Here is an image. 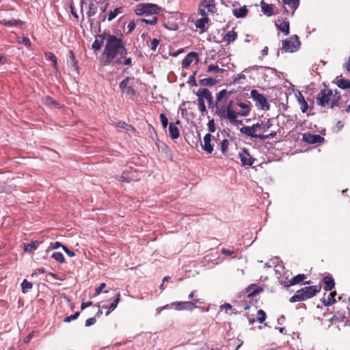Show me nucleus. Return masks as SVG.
I'll return each mask as SVG.
<instances>
[{"mask_svg": "<svg viewBox=\"0 0 350 350\" xmlns=\"http://www.w3.org/2000/svg\"><path fill=\"white\" fill-rule=\"evenodd\" d=\"M230 95L231 92H228L226 90H222L219 92L217 93L216 97L215 104H219V103L224 98L227 96V95Z\"/></svg>", "mask_w": 350, "mask_h": 350, "instance_id": "40", "label": "nucleus"}, {"mask_svg": "<svg viewBox=\"0 0 350 350\" xmlns=\"http://www.w3.org/2000/svg\"><path fill=\"white\" fill-rule=\"evenodd\" d=\"M321 289V285L305 286L297 291L296 293L290 298V302L301 301L314 297Z\"/></svg>", "mask_w": 350, "mask_h": 350, "instance_id": "2", "label": "nucleus"}, {"mask_svg": "<svg viewBox=\"0 0 350 350\" xmlns=\"http://www.w3.org/2000/svg\"><path fill=\"white\" fill-rule=\"evenodd\" d=\"M239 157L241 160V164L243 166H251L254 163V158H253L249 153V150L243 148L239 153Z\"/></svg>", "mask_w": 350, "mask_h": 350, "instance_id": "9", "label": "nucleus"}, {"mask_svg": "<svg viewBox=\"0 0 350 350\" xmlns=\"http://www.w3.org/2000/svg\"><path fill=\"white\" fill-rule=\"evenodd\" d=\"M134 87V78L126 77L124 79L119 85V88L122 94L129 96H134L136 94V91Z\"/></svg>", "mask_w": 350, "mask_h": 350, "instance_id": "4", "label": "nucleus"}, {"mask_svg": "<svg viewBox=\"0 0 350 350\" xmlns=\"http://www.w3.org/2000/svg\"><path fill=\"white\" fill-rule=\"evenodd\" d=\"M212 135L211 133H206L204 137V144H202V149L207 153H212L213 147L211 144Z\"/></svg>", "mask_w": 350, "mask_h": 350, "instance_id": "13", "label": "nucleus"}, {"mask_svg": "<svg viewBox=\"0 0 350 350\" xmlns=\"http://www.w3.org/2000/svg\"><path fill=\"white\" fill-rule=\"evenodd\" d=\"M146 3H139L136 5L135 12L138 16H143L145 14V5Z\"/></svg>", "mask_w": 350, "mask_h": 350, "instance_id": "42", "label": "nucleus"}, {"mask_svg": "<svg viewBox=\"0 0 350 350\" xmlns=\"http://www.w3.org/2000/svg\"><path fill=\"white\" fill-rule=\"evenodd\" d=\"M122 11V8L120 7L113 10V11H111L108 14L107 20L109 21H111L114 19L119 14H120Z\"/></svg>", "mask_w": 350, "mask_h": 350, "instance_id": "39", "label": "nucleus"}, {"mask_svg": "<svg viewBox=\"0 0 350 350\" xmlns=\"http://www.w3.org/2000/svg\"><path fill=\"white\" fill-rule=\"evenodd\" d=\"M323 281L324 284H325V288H324L325 291H330L334 287L335 282L332 278L326 276L323 278Z\"/></svg>", "mask_w": 350, "mask_h": 350, "instance_id": "25", "label": "nucleus"}, {"mask_svg": "<svg viewBox=\"0 0 350 350\" xmlns=\"http://www.w3.org/2000/svg\"><path fill=\"white\" fill-rule=\"evenodd\" d=\"M103 44V39L98 40V39L96 38L92 44V49H94V50H100L101 49Z\"/></svg>", "mask_w": 350, "mask_h": 350, "instance_id": "50", "label": "nucleus"}, {"mask_svg": "<svg viewBox=\"0 0 350 350\" xmlns=\"http://www.w3.org/2000/svg\"><path fill=\"white\" fill-rule=\"evenodd\" d=\"M232 13L234 16L237 18H244L247 16L248 13V10L245 6L236 8L232 10Z\"/></svg>", "mask_w": 350, "mask_h": 350, "instance_id": "20", "label": "nucleus"}, {"mask_svg": "<svg viewBox=\"0 0 350 350\" xmlns=\"http://www.w3.org/2000/svg\"><path fill=\"white\" fill-rule=\"evenodd\" d=\"M195 75H196V72H194L193 75H191L189 77V80H188V83L191 85H192V86H196L197 85V83H196V81Z\"/></svg>", "mask_w": 350, "mask_h": 350, "instance_id": "60", "label": "nucleus"}, {"mask_svg": "<svg viewBox=\"0 0 350 350\" xmlns=\"http://www.w3.org/2000/svg\"><path fill=\"white\" fill-rule=\"evenodd\" d=\"M238 115H239V112H235L230 107H226V115L224 118L228 119L232 124L233 121H236Z\"/></svg>", "mask_w": 350, "mask_h": 350, "instance_id": "26", "label": "nucleus"}, {"mask_svg": "<svg viewBox=\"0 0 350 350\" xmlns=\"http://www.w3.org/2000/svg\"><path fill=\"white\" fill-rule=\"evenodd\" d=\"M297 101L300 105L301 111L303 113H306L308 109V105L304 96L301 93H299L297 97Z\"/></svg>", "mask_w": 350, "mask_h": 350, "instance_id": "27", "label": "nucleus"}, {"mask_svg": "<svg viewBox=\"0 0 350 350\" xmlns=\"http://www.w3.org/2000/svg\"><path fill=\"white\" fill-rule=\"evenodd\" d=\"M52 258L60 263H64L65 262L64 256L61 252H54L52 254Z\"/></svg>", "mask_w": 350, "mask_h": 350, "instance_id": "47", "label": "nucleus"}, {"mask_svg": "<svg viewBox=\"0 0 350 350\" xmlns=\"http://www.w3.org/2000/svg\"><path fill=\"white\" fill-rule=\"evenodd\" d=\"M262 12L268 16H272L273 14V5L271 4H268L265 3L263 1L260 3Z\"/></svg>", "mask_w": 350, "mask_h": 350, "instance_id": "21", "label": "nucleus"}, {"mask_svg": "<svg viewBox=\"0 0 350 350\" xmlns=\"http://www.w3.org/2000/svg\"><path fill=\"white\" fill-rule=\"evenodd\" d=\"M237 105L240 107L243 110L241 112H239V115L242 116H247L250 112V107L249 105V102L243 103V102H237Z\"/></svg>", "mask_w": 350, "mask_h": 350, "instance_id": "22", "label": "nucleus"}, {"mask_svg": "<svg viewBox=\"0 0 350 350\" xmlns=\"http://www.w3.org/2000/svg\"><path fill=\"white\" fill-rule=\"evenodd\" d=\"M262 127V124L256 123L254 124L252 126H250V128L252 129V132L253 133V135H258L256 132L259 131L260 128Z\"/></svg>", "mask_w": 350, "mask_h": 350, "instance_id": "56", "label": "nucleus"}, {"mask_svg": "<svg viewBox=\"0 0 350 350\" xmlns=\"http://www.w3.org/2000/svg\"><path fill=\"white\" fill-rule=\"evenodd\" d=\"M135 23L134 21H131L127 25V33H131L135 28Z\"/></svg>", "mask_w": 350, "mask_h": 350, "instance_id": "58", "label": "nucleus"}, {"mask_svg": "<svg viewBox=\"0 0 350 350\" xmlns=\"http://www.w3.org/2000/svg\"><path fill=\"white\" fill-rule=\"evenodd\" d=\"M160 121L164 129H166V127L168 125V120L166 116L164 113L160 114Z\"/></svg>", "mask_w": 350, "mask_h": 350, "instance_id": "53", "label": "nucleus"}, {"mask_svg": "<svg viewBox=\"0 0 350 350\" xmlns=\"http://www.w3.org/2000/svg\"><path fill=\"white\" fill-rule=\"evenodd\" d=\"M305 278H306V276L304 274H298V275H295V277H293L291 280H289V284L286 286H293L297 284H299V283L301 282L302 281H304Z\"/></svg>", "mask_w": 350, "mask_h": 350, "instance_id": "31", "label": "nucleus"}, {"mask_svg": "<svg viewBox=\"0 0 350 350\" xmlns=\"http://www.w3.org/2000/svg\"><path fill=\"white\" fill-rule=\"evenodd\" d=\"M216 107V113L221 118H224L226 115V107L224 105H219V104H215Z\"/></svg>", "mask_w": 350, "mask_h": 350, "instance_id": "34", "label": "nucleus"}, {"mask_svg": "<svg viewBox=\"0 0 350 350\" xmlns=\"http://www.w3.org/2000/svg\"><path fill=\"white\" fill-rule=\"evenodd\" d=\"M275 135H276V133L273 131V132L270 133L268 135H258V139L263 141L265 139L273 138L274 137H275Z\"/></svg>", "mask_w": 350, "mask_h": 350, "instance_id": "51", "label": "nucleus"}, {"mask_svg": "<svg viewBox=\"0 0 350 350\" xmlns=\"http://www.w3.org/2000/svg\"><path fill=\"white\" fill-rule=\"evenodd\" d=\"M198 94H199L200 96H202L201 98H202V99L206 100L209 106L213 104V98L211 95V92L208 89H206V88L199 89L198 90V92H196V96H198Z\"/></svg>", "mask_w": 350, "mask_h": 350, "instance_id": "12", "label": "nucleus"}, {"mask_svg": "<svg viewBox=\"0 0 350 350\" xmlns=\"http://www.w3.org/2000/svg\"><path fill=\"white\" fill-rule=\"evenodd\" d=\"M251 97L256 102V105L257 107L265 110L269 109L270 105L269 104L267 98L257 90H252L251 91Z\"/></svg>", "mask_w": 350, "mask_h": 350, "instance_id": "5", "label": "nucleus"}, {"mask_svg": "<svg viewBox=\"0 0 350 350\" xmlns=\"http://www.w3.org/2000/svg\"><path fill=\"white\" fill-rule=\"evenodd\" d=\"M33 284L31 282L24 280L21 283L22 291L23 293H27L29 289L32 288Z\"/></svg>", "mask_w": 350, "mask_h": 350, "instance_id": "44", "label": "nucleus"}, {"mask_svg": "<svg viewBox=\"0 0 350 350\" xmlns=\"http://www.w3.org/2000/svg\"><path fill=\"white\" fill-rule=\"evenodd\" d=\"M332 90L327 89L321 90L317 96V104L321 107H326L331 102Z\"/></svg>", "mask_w": 350, "mask_h": 350, "instance_id": "6", "label": "nucleus"}, {"mask_svg": "<svg viewBox=\"0 0 350 350\" xmlns=\"http://www.w3.org/2000/svg\"><path fill=\"white\" fill-rule=\"evenodd\" d=\"M120 301V294L118 293L116 295V298L113 301V302L111 303L110 306H109L108 310L106 312V315H109L112 311H113L116 308Z\"/></svg>", "mask_w": 350, "mask_h": 350, "instance_id": "30", "label": "nucleus"}, {"mask_svg": "<svg viewBox=\"0 0 350 350\" xmlns=\"http://www.w3.org/2000/svg\"><path fill=\"white\" fill-rule=\"evenodd\" d=\"M79 314H80L79 312H76L74 314L66 317L64 319V321L66 323H70V321L77 319L79 317Z\"/></svg>", "mask_w": 350, "mask_h": 350, "instance_id": "52", "label": "nucleus"}, {"mask_svg": "<svg viewBox=\"0 0 350 350\" xmlns=\"http://www.w3.org/2000/svg\"><path fill=\"white\" fill-rule=\"evenodd\" d=\"M266 319V313L262 310H258L257 312V321L262 323L265 321Z\"/></svg>", "mask_w": 350, "mask_h": 350, "instance_id": "48", "label": "nucleus"}, {"mask_svg": "<svg viewBox=\"0 0 350 350\" xmlns=\"http://www.w3.org/2000/svg\"><path fill=\"white\" fill-rule=\"evenodd\" d=\"M198 14L202 16V18L198 19L196 23V27L202 31H205V24L209 21L208 18V14L204 9L199 8Z\"/></svg>", "mask_w": 350, "mask_h": 350, "instance_id": "10", "label": "nucleus"}, {"mask_svg": "<svg viewBox=\"0 0 350 350\" xmlns=\"http://www.w3.org/2000/svg\"><path fill=\"white\" fill-rule=\"evenodd\" d=\"M281 50L285 53H294L300 48L301 42L297 35L291 36L288 39L282 41Z\"/></svg>", "mask_w": 350, "mask_h": 350, "instance_id": "3", "label": "nucleus"}, {"mask_svg": "<svg viewBox=\"0 0 350 350\" xmlns=\"http://www.w3.org/2000/svg\"><path fill=\"white\" fill-rule=\"evenodd\" d=\"M221 253L224 255L231 256L234 254V250H229L226 248H222L221 250Z\"/></svg>", "mask_w": 350, "mask_h": 350, "instance_id": "63", "label": "nucleus"}, {"mask_svg": "<svg viewBox=\"0 0 350 350\" xmlns=\"http://www.w3.org/2000/svg\"><path fill=\"white\" fill-rule=\"evenodd\" d=\"M303 139L304 142L310 144H319L324 141V138L318 134H305L304 135Z\"/></svg>", "mask_w": 350, "mask_h": 350, "instance_id": "11", "label": "nucleus"}, {"mask_svg": "<svg viewBox=\"0 0 350 350\" xmlns=\"http://www.w3.org/2000/svg\"><path fill=\"white\" fill-rule=\"evenodd\" d=\"M118 127L124 129L128 132H135V129L131 125L126 124L125 122L120 121L117 124Z\"/></svg>", "mask_w": 350, "mask_h": 350, "instance_id": "38", "label": "nucleus"}, {"mask_svg": "<svg viewBox=\"0 0 350 350\" xmlns=\"http://www.w3.org/2000/svg\"><path fill=\"white\" fill-rule=\"evenodd\" d=\"M197 96L198 97V109H199L200 111H201L202 113L206 111L204 100L202 99V98H201L202 96H200L199 94H198Z\"/></svg>", "mask_w": 350, "mask_h": 350, "instance_id": "46", "label": "nucleus"}, {"mask_svg": "<svg viewBox=\"0 0 350 350\" xmlns=\"http://www.w3.org/2000/svg\"><path fill=\"white\" fill-rule=\"evenodd\" d=\"M276 27L282 32L284 36H288L289 34V22L287 21H280L278 20L275 22Z\"/></svg>", "mask_w": 350, "mask_h": 350, "instance_id": "15", "label": "nucleus"}, {"mask_svg": "<svg viewBox=\"0 0 350 350\" xmlns=\"http://www.w3.org/2000/svg\"><path fill=\"white\" fill-rule=\"evenodd\" d=\"M336 84L342 90L350 89V80L345 79H336Z\"/></svg>", "mask_w": 350, "mask_h": 350, "instance_id": "24", "label": "nucleus"}, {"mask_svg": "<svg viewBox=\"0 0 350 350\" xmlns=\"http://www.w3.org/2000/svg\"><path fill=\"white\" fill-rule=\"evenodd\" d=\"M205 9H207L208 12L211 14H215L217 12L215 0H207V3L205 5Z\"/></svg>", "mask_w": 350, "mask_h": 350, "instance_id": "28", "label": "nucleus"}, {"mask_svg": "<svg viewBox=\"0 0 350 350\" xmlns=\"http://www.w3.org/2000/svg\"><path fill=\"white\" fill-rule=\"evenodd\" d=\"M207 126L210 133H214L215 131V124L213 119L208 120Z\"/></svg>", "mask_w": 350, "mask_h": 350, "instance_id": "55", "label": "nucleus"}, {"mask_svg": "<svg viewBox=\"0 0 350 350\" xmlns=\"http://www.w3.org/2000/svg\"><path fill=\"white\" fill-rule=\"evenodd\" d=\"M229 144H230L229 141L227 139H223L221 141V142L220 143L221 151L222 154L224 156H226L227 155Z\"/></svg>", "mask_w": 350, "mask_h": 350, "instance_id": "36", "label": "nucleus"}, {"mask_svg": "<svg viewBox=\"0 0 350 350\" xmlns=\"http://www.w3.org/2000/svg\"><path fill=\"white\" fill-rule=\"evenodd\" d=\"M96 320L95 317L89 318L85 321V326L89 327L94 325L96 323Z\"/></svg>", "mask_w": 350, "mask_h": 350, "instance_id": "61", "label": "nucleus"}, {"mask_svg": "<svg viewBox=\"0 0 350 350\" xmlns=\"http://www.w3.org/2000/svg\"><path fill=\"white\" fill-rule=\"evenodd\" d=\"M69 57H70V62H68V64H70V66H74L76 69H77V68H78L77 66V62L75 59V54H74L73 51L71 50L69 51Z\"/></svg>", "mask_w": 350, "mask_h": 350, "instance_id": "49", "label": "nucleus"}, {"mask_svg": "<svg viewBox=\"0 0 350 350\" xmlns=\"http://www.w3.org/2000/svg\"><path fill=\"white\" fill-rule=\"evenodd\" d=\"M196 291H193L188 296V298L192 300V302L196 304V303L200 302V299L197 298L196 296Z\"/></svg>", "mask_w": 350, "mask_h": 350, "instance_id": "57", "label": "nucleus"}, {"mask_svg": "<svg viewBox=\"0 0 350 350\" xmlns=\"http://www.w3.org/2000/svg\"><path fill=\"white\" fill-rule=\"evenodd\" d=\"M341 99V95L339 91L336 90L334 93L332 92V96H331V105L330 108H334L335 107L340 106V100Z\"/></svg>", "mask_w": 350, "mask_h": 350, "instance_id": "17", "label": "nucleus"}, {"mask_svg": "<svg viewBox=\"0 0 350 350\" xmlns=\"http://www.w3.org/2000/svg\"><path fill=\"white\" fill-rule=\"evenodd\" d=\"M252 70H261V71H265V72L266 71H270L272 73H273L274 71H275L274 69H272V68H264L262 66H251V67L245 68L243 70V72L247 73V72H250ZM261 72L263 74L264 77H267V75L265 72V73L263 72Z\"/></svg>", "mask_w": 350, "mask_h": 350, "instance_id": "19", "label": "nucleus"}, {"mask_svg": "<svg viewBox=\"0 0 350 350\" xmlns=\"http://www.w3.org/2000/svg\"><path fill=\"white\" fill-rule=\"evenodd\" d=\"M169 135L174 140L180 137L179 129L174 123L169 124Z\"/></svg>", "mask_w": 350, "mask_h": 350, "instance_id": "18", "label": "nucleus"}, {"mask_svg": "<svg viewBox=\"0 0 350 350\" xmlns=\"http://www.w3.org/2000/svg\"><path fill=\"white\" fill-rule=\"evenodd\" d=\"M282 2L284 4L289 5L293 10H296L299 4V0H282Z\"/></svg>", "mask_w": 350, "mask_h": 350, "instance_id": "43", "label": "nucleus"}, {"mask_svg": "<svg viewBox=\"0 0 350 350\" xmlns=\"http://www.w3.org/2000/svg\"><path fill=\"white\" fill-rule=\"evenodd\" d=\"M200 84L203 86H212L217 83V80L214 78H204L200 80Z\"/></svg>", "mask_w": 350, "mask_h": 350, "instance_id": "32", "label": "nucleus"}, {"mask_svg": "<svg viewBox=\"0 0 350 350\" xmlns=\"http://www.w3.org/2000/svg\"><path fill=\"white\" fill-rule=\"evenodd\" d=\"M194 60L198 61V53L196 52L189 53L182 61V67L187 68Z\"/></svg>", "mask_w": 350, "mask_h": 350, "instance_id": "14", "label": "nucleus"}, {"mask_svg": "<svg viewBox=\"0 0 350 350\" xmlns=\"http://www.w3.org/2000/svg\"><path fill=\"white\" fill-rule=\"evenodd\" d=\"M62 249H63V250L65 252V253H66V254H68L69 256H70V257H72V256H74L75 255V253L73 251H72V250H69V249H68L66 246H65V245H63V246H62Z\"/></svg>", "mask_w": 350, "mask_h": 350, "instance_id": "62", "label": "nucleus"}, {"mask_svg": "<svg viewBox=\"0 0 350 350\" xmlns=\"http://www.w3.org/2000/svg\"><path fill=\"white\" fill-rule=\"evenodd\" d=\"M171 307L174 306L176 310L192 311L198 306L192 301H174L170 304Z\"/></svg>", "mask_w": 350, "mask_h": 350, "instance_id": "8", "label": "nucleus"}, {"mask_svg": "<svg viewBox=\"0 0 350 350\" xmlns=\"http://www.w3.org/2000/svg\"><path fill=\"white\" fill-rule=\"evenodd\" d=\"M261 291H262V288H259L257 286L253 284L248 287L247 292L250 296H254Z\"/></svg>", "mask_w": 350, "mask_h": 350, "instance_id": "35", "label": "nucleus"}, {"mask_svg": "<svg viewBox=\"0 0 350 350\" xmlns=\"http://www.w3.org/2000/svg\"><path fill=\"white\" fill-rule=\"evenodd\" d=\"M127 53L128 50L125 47L122 39L110 35L107 38L103 51V55L105 56L103 63L105 65L122 64L123 57H125Z\"/></svg>", "mask_w": 350, "mask_h": 350, "instance_id": "1", "label": "nucleus"}, {"mask_svg": "<svg viewBox=\"0 0 350 350\" xmlns=\"http://www.w3.org/2000/svg\"><path fill=\"white\" fill-rule=\"evenodd\" d=\"M237 38V33L232 30L228 31L224 37V40L228 44L233 42Z\"/></svg>", "mask_w": 350, "mask_h": 350, "instance_id": "29", "label": "nucleus"}, {"mask_svg": "<svg viewBox=\"0 0 350 350\" xmlns=\"http://www.w3.org/2000/svg\"><path fill=\"white\" fill-rule=\"evenodd\" d=\"M118 181L129 183L133 180H138L139 178L135 171L133 170H125L121 175H117L116 177Z\"/></svg>", "mask_w": 350, "mask_h": 350, "instance_id": "7", "label": "nucleus"}, {"mask_svg": "<svg viewBox=\"0 0 350 350\" xmlns=\"http://www.w3.org/2000/svg\"><path fill=\"white\" fill-rule=\"evenodd\" d=\"M145 14L144 16H152V14L159 13L160 11V8L154 3H146L145 4Z\"/></svg>", "mask_w": 350, "mask_h": 350, "instance_id": "16", "label": "nucleus"}, {"mask_svg": "<svg viewBox=\"0 0 350 350\" xmlns=\"http://www.w3.org/2000/svg\"><path fill=\"white\" fill-rule=\"evenodd\" d=\"M38 244V241H32L31 243L25 245L24 250L26 252H32L37 249Z\"/></svg>", "mask_w": 350, "mask_h": 350, "instance_id": "45", "label": "nucleus"}, {"mask_svg": "<svg viewBox=\"0 0 350 350\" xmlns=\"http://www.w3.org/2000/svg\"><path fill=\"white\" fill-rule=\"evenodd\" d=\"M222 70H223L221 68H219L218 66H215V65H209L208 67V69H207V72H214L218 73Z\"/></svg>", "mask_w": 350, "mask_h": 350, "instance_id": "54", "label": "nucleus"}, {"mask_svg": "<svg viewBox=\"0 0 350 350\" xmlns=\"http://www.w3.org/2000/svg\"><path fill=\"white\" fill-rule=\"evenodd\" d=\"M336 295V292L334 291L329 293L328 295L327 299H323V303L325 306H331L336 302L335 297Z\"/></svg>", "mask_w": 350, "mask_h": 350, "instance_id": "33", "label": "nucleus"}, {"mask_svg": "<svg viewBox=\"0 0 350 350\" xmlns=\"http://www.w3.org/2000/svg\"><path fill=\"white\" fill-rule=\"evenodd\" d=\"M62 246L63 245H62V244L59 242L56 241L55 243H51L49 248L51 249V250H55V249H57V248H59L60 247H62Z\"/></svg>", "mask_w": 350, "mask_h": 350, "instance_id": "64", "label": "nucleus"}, {"mask_svg": "<svg viewBox=\"0 0 350 350\" xmlns=\"http://www.w3.org/2000/svg\"><path fill=\"white\" fill-rule=\"evenodd\" d=\"M157 17L156 16H150V17L149 18H141L139 19V21L141 23H144L146 24H148V25H154L157 23Z\"/></svg>", "mask_w": 350, "mask_h": 350, "instance_id": "41", "label": "nucleus"}, {"mask_svg": "<svg viewBox=\"0 0 350 350\" xmlns=\"http://www.w3.org/2000/svg\"><path fill=\"white\" fill-rule=\"evenodd\" d=\"M159 44V40L158 39L154 38L153 40H152L151 43H150L151 50L156 51Z\"/></svg>", "mask_w": 350, "mask_h": 350, "instance_id": "59", "label": "nucleus"}, {"mask_svg": "<svg viewBox=\"0 0 350 350\" xmlns=\"http://www.w3.org/2000/svg\"><path fill=\"white\" fill-rule=\"evenodd\" d=\"M0 23L8 26V27H12V26H21L23 24V22L21 20H5L2 19L0 21Z\"/></svg>", "mask_w": 350, "mask_h": 350, "instance_id": "23", "label": "nucleus"}, {"mask_svg": "<svg viewBox=\"0 0 350 350\" xmlns=\"http://www.w3.org/2000/svg\"><path fill=\"white\" fill-rule=\"evenodd\" d=\"M240 132L241 133L245 134L247 136H250L252 138H256V139L258 138V135H253V133L252 132V129L250 128V126H243L242 128L240 129Z\"/></svg>", "mask_w": 350, "mask_h": 350, "instance_id": "37", "label": "nucleus"}]
</instances>
